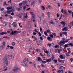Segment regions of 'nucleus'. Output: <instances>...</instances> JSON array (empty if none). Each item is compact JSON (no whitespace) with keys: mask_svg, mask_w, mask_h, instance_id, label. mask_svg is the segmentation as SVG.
I'll list each match as a JSON object with an SVG mask.
<instances>
[{"mask_svg":"<svg viewBox=\"0 0 73 73\" xmlns=\"http://www.w3.org/2000/svg\"><path fill=\"white\" fill-rule=\"evenodd\" d=\"M40 32L41 33H43V31H42V28H41V27H40Z\"/></svg>","mask_w":73,"mask_h":73,"instance_id":"nucleus-28","label":"nucleus"},{"mask_svg":"<svg viewBox=\"0 0 73 73\" xmlns=\"http://www.w3.org/2000/svg\"><path fill=\"white\" fill-rule=\"evenodd\" d=\"M60 23L62 24L63 25V26H62L63 28H64V27H65V22L63 21H62L60 22Z\"/></svg>","mask_w":73,"mask_h":73,"instance_id":"nucleus-5","label":"nucleus"},{"mask_svg":"<svg viewBox=\"0 0 73 73\" xmlns=\"http://www.w3.org/2000/svg\"><path fill=\"white\" fill-rule=\"evenodd\" d=\"M59 46H59V45H56L55 46V48H59Z\"/></svg>","mask_w":73,"mask_h":73,"instance_id":"nucleus-33","label":"nucleus"},{"mask_svg":"<svg viewBox=\"0 0 73 73\" xmlns=\"http://www.w3.org/2000/svg\"><path fill=\"white\" fill-rule=\"evenodd\" d=\"M62 44H65V41H60V42L58 43V45H59L60 46H61L62 45Z\"/></svg>","mask_w":73,"mask_h":73,"instance_id":"nucleus-3","label":"nucleus"},{"mask_svg":"<svg viewBox=\"0 0 73 73\" xmlns=\"http://www.w3.org/2000/svg\"><path fill=\"white\" fill-rule=\"evenodd\" d=\"M3 10H4V8H2L0 10L1 11H3Z\"/></svg>","mask_w":73,"mask_h":73,"instance_id":"nucleus-52","label":"nucleus"},{"mask_svg":"<svg viewBox=\"0 0 73 73\" xmlns=\"http://www.w3.org/2000/svg\"><path fill=\"white\" fill-rule=\"evenodd\" d=\"M68 13H70H70H72V11H68Z\"/></svg>","mask_w":73,"mask_h":73,"instance_id":"nucleus-63","label":"nucleus"},{"mask_svg":"<svg viewBox=\"0 0 73 73\" xmlns=\"http://www.w3.org/2000/svg\"><path fill=\"white\" fill-rule=\"evenodd\" d=\"M0 48L1 49H4V47L3 45H1L0 47Z\"/></svg>","mask_w":73,"mask_h":73,"instance_id":"nucleus-27","label":"nucleus"},{"mask_svg":"<svg viewBox=\"0 0 73 73\" xmlns=\"http://www.w3.org/2000/svg\"><path fill=\"white\" fill-rule=\"evenodd\" d=\"M38 61H40V60H41V58H40L39 57H38Z\"/></svg>","mask_w":73,"mask_h":73,"instance_id":"nucleus-29","label":"nucleus"},{"mask_svg":"<svg viewBox=\"0 0 73 73\" xmlns=\"http://www.w3.org/2000/svg\"><path fill=\"white\" fill-rule=\"evenodd\" d=\"M65 44L64 45V49H66V48L67 47H68V46H68V45H69V44Z\"/></svg>","mask_w":73,"mask_h":73,"instance_id":"nucleus-10","label":"nucleus"},{"mask_svg":"<svg viewBox=\"0 0 73 73\" xmlns=\"http://www.w3.org/2000/svg\"><path fill=\"white\" fill-rule=\"evenodd\" d=\"M3 5H7V4L6 3V1H5L4 3L3 4Z\"/></svg>","mask_w":73,"mask_h":73,"instance_id":"nucleus-62","label":"nucleus"},{"mask_svg":"<svg viewBox=\"0 0 73 73\" xmlns=\"http://www.w3.org/2000/svg\"><path fill=\"white\" fill-rule=\"evenodd\" d=\"M38 16L39 17L40 19L41 20V15H38Z\"/></svg>","mask_w":73,"mask_h":73,"instance_id":"nucleus-43","label":"nucleus"},{"mask_svg":"<svg viewBox=\"0 0 73 73\" xmlns=\"http://www.w3.org/2000/svg\"><path fill=\"white\" fill-rule=\"evenodd\" d=\"M47 33H50V30H47Z\"/></svg>","mask_w":73,"mask_h":73,"instance_id":"nucleus-44","label":"nucleus"},{"mask_svg":"<svg viewBox=\"0 0 73 73\" xmlns=\"http://www.w3.org/2000/svg\"><path fill=\"white\" fill-rule=\"evenodd\" d=\"M62 34V35H65H65L66 36H67V33L66 32H61Z\"/></svg>","mask_w":73,"mask_h":73,"instance_id":"nucleus-11","label":"nucleus"},{"mask_svg":"<svg viewBox=\"0 0 73 73\" xmlns=\"http://www.w3.org/2000/svg\"><path fill=\"white\" fill-rule=\"evenodd\" d=\"M15 45V43L14 42H12V45L13 46H14Z\"/></svg>","mask_w":73,"mask_h":73,"instance_id":"nucleus-26","label":"nucleus"},{"mask_svg":"<svg viewBox=\"0 0 73 73\" xmlns=\"http://www.w3.org/2000/svg\"><path fill=\"white\" fill-rule=\"evenodd\" d=\"M27 28H30V26L29 25H27Z\"/></svg>","mask_w":73,"mask_h":73,"instance_id":"nucleus-60","label":"nucleus"},{"mask_svg":"<svg viewBox=\"0 0 73 73\" xmlns=\"http://www.w3.org/2000/svg\"><path fill=\"white\" fill-rule=\"evenodd\" d=\"M15 24H16V22H13L12 24L13 25V27H16Z\"/></svg>","mask_w":73,"mask_h":73,"instance_id":"nucleus-14","label":"nucleus"},{"mask_svg":"<svg viewBox=\"0 0 73 73\" xmlns=\"http://www.w3.org/2000/svg\"><path fill=\"white\" fill-rule=\"evenodd\" d=\"M12 0H10L8 1V3H10V4L12 3Z\"/></svg>","mask_w":73,"mask_h":73,"instance_id":"nucleus-55","label":"nucleus"},{"mask_svg":"<svg viewBox=\"0 0 73 73\" xmlns=\"http://www.w3.org/2000/svg\"><path fill=\"white\" fill-rule=\"evenodd\" d=\"M61 71L60 70H59L58 71H57V72L58 73H60V72H61Z\"/></svg>","mask_w":73,"mask_h":73,"instance_id":"nucleus-53","label":"nucleus"},{"mask_svg":"<svg viewBox=\"0 0 73 73\" xmlns=\"http://www.w3.org/2000/svg\"><path fill=\"white\" fill-rule=\"evenodd\" d=\"M17 33V31H13L12 32V33H11L10 35H13V34H15V33Z\"/></svg>","mask_w":73,"mask_h":73,"instance_id":"nucleus-8","label":"nucleus"},{"mask_svg":"<svg viewBox=\"0 0 73 73\" xmlns=\"http://www.w3.org/2000/svg\"><path fill=\"white\" fill-rule=\"evenodd\" d=\"M38 34L39 36H41V34L40 32H38Z\"/></svg>","mask_w":73,"mask_h":73,"instance_id":"nucleus-58","label":"nucleus"},{"mask_svg":"<svg viewBox=\"0 0 73 73\" xmlns=\"http://www.w3.org/2000/svg\"><path fill=\"white\" fill-rule=\"evenodd\" d=\"M42 63H43V64H44V63H46V61H42Z\"/></svg>","mask_w":73,"mask_h":73,"instance_id":"nucleus-47","label":"nucleus"},{"mask_svg":"<svg viewBox=\"0 0 73 73\" xmlns=\"http://www.w3.org/2000/svg\"><path fill=\"white\" fill-rule=\"evenodd\" d=\"M62 41H65V38H63L62 39Z\"/></svg>","mask_w":73,"mask_h":73,"instance_id":"nucleus-50","label":"nucleus"},{"mask_svg":"<svg viewBox=\"0 0 73 73\" xmlns=\"http://www.w3.org/2000/svg\"><path fill=\"white\" fill-rule=\"evenodd\" d=\"M60 58H61V59H63V58L64 59L65 58V57H63V56H62V55H60Z\"/></svg>","mask_w":73,"mask_h":73,"instance_id":"nucleus-16","label":"nucleus"},{"mask_svg":"<svg viewBox=\"0 0 73 73\" xmlns=\"http://www.w3.org/2000/svg\"><path fill=\"white\" fill-rule=\"evenodd\" d=\"M12 9V6L10 7H7V10H9V9Z\"/></svg>","mask_w":73,"mask_h":73,"instance_id":"nucleus-7","label":"nucleus"},{"mask_svg":"<svg viewBox=\"0 0 73 73\" xmlns=\"http://www.w3.org/2000/svg\"><path fill=\"white\" fill-rule=\"evenodd\" d=\"M54 61L55 62V64H56L57 62V60H54Z\"/></svg>","mask_w":73,"mask_h":73,"instance_id":"nucleus-36","label":"nucleus"},{"mask_svg":"<svg viewBox=\"0 0 73 73\" xmlns=\"http://www.w3.org/2000/svg\"><path fill=\"white\" fill-rule=\"evenodd\" d=\"M20 70V68L19 67L16 66L15 67V68L13 69V70L15 72H17L18 70Z\"/></svg>","mask_w":73,"mask_h":73,"instance_id":"nucleus-2","label":"nucleus"},{"mask_svg":"<svg viewBox=\"0 0 73 73\" xmlns=\"http://www.w3.org/2000/svg\"><path fill=\"white\" fill-rule=\"evenodd\" d=\"M44 32L45 35L46 36H48V33H47V32H46V31H44Z\"/></svg>","mask_w":73,"mask_h":73,"instance_id":"nucleus-23","label":"nucleus"},{"mask_svg":"<svg viewBox=\"0 0 73 73\" xmlns=\"http://www.w3.org/2000/svg\"><path fill=\"white\" fill-rule=\"evenodd\" d=\"M46 20H44V21L43 22V24H46Z\"/></svg>","mask_w":73,"mask_h":73,"instance_id":"nucleus-49","label":"nucleus"},{"mask_svg":"<svg viewBox=\"0 0 73 73\" xmlns=\"http://www.w3.org/2000/svg\"><path fill=\"white\" fill-rule=\"evenodd\" d=\"M69 40H70V39H68L67 40L65 41V42H68V41H69Z\"/></svg>","mask_w":73,"mask_h":73,"instance_id":"nucleus-45","label":"nucleus"},{"mask_svg":"<svg viewBox=\"0 0 73 73\" xmlns=\"http://www.w3.org/2000/svg\"><path fill=\"white\" fill-rule=\"evenodd\" d=\"M22 35L23 36H25V35H26V32L24 31L23 32Z\"/></svg>","mask_w":73,"mask_h":73,"instance_id":"nucleus-19","label":"nucleus"},{"mask_svg":"<svg viewBox=\"0 0 73 73\" xmlns=\"http://www.w3.org/2000/svg\"><path fill=\"white\" fill-rule=\"evenodd\" d=\"M15 11V10L13 9L10 10V11H11V12H14V11Z\"/></svg>","mask_w":73,"mask_h":73,"instance_id":"nucleus-42","label":"nucleus"},{"mask_svg":"<svg viewBox=\"0 0 73 73\" xmlns=\"http://www.w3.org/2000/svg\"><path fill=\"white\" fill-rule=\"evenodd\" d=\"M23 66H25V67H28V64L25 63H24Z\"/></svg>","mask_w":73,"mask_h":73,"instance_id":"nucleus-15","label":"nucleus"},{"mask_svg":"<svg viewBox=\"0 0 73 73\" xmlns=\"http://www.w3.org/2000/svg\"><path fill=\"white\" fill-rule=\"evenodd\" d=\"M50 13L49 12L47 13V15H48V16H50Z\"/></svg>","mask_w":73,"mask_h":73,"instance_id":"nucleus-51","label":"nucleus"},{"mask_svg":"<svg viewBox=\"0 0 73 73\" xmlns=\"http://www.w3.org/2000/svg\"><path fill=\"white\" fill-rule=\"evenodd\" d=\"M16 8L17 9L18 11H21V9H22L23 8H18L17 7H16L14 6L13 7V8Z\"/></svg>","mask_w":73,"mask_h":73,"instance_id":"nucleus-4","label":"nucleus"},{"mask_svg":"<svg viewBox=\"0 0 73 73\" xmlns=\"http://www.w3.org/2000/svg\"><path fill=\"white\" fill-rule=\"evenodd\" d=\"M42 36L43 38H44V39H45V38H46V37L45 36L42 35Z\"/></svg>","mask_w":73,"mask_h":73,"instance_id":"nucleus-46","label":"nucleus"},{"mask_svg":"<svg viewBox=\"0 0 73 73\" xmlns=\"http://www.w3.org/2000/svg\"><path fill=\"white\" fill-rule=\"evenodd\" d=\"M3 61L4 62H6V65H8V60H7V56H5V57H4V58L3 59Z\"/></svg>","mask_w":73,"mask_h":73,"instance_id":"nucleus-1","label":"nucleus"},{"mask_svg":"<svg viewBox=\"0 0 73 73\" xmlns=\"http://www.w3.org/2000/svg\"><path fill=\"white\" fill-rule=\"evenodd\" d=\"M64 13L65 15H68V13L67 12H66V10H65L64 11Z\"/></svg>","mask_w":73,"mask_h":73,"instance_id":"nucleus-17","label":"nucleus"},{"mask_svg":"<svg viewBox=\"0 0 73 73\" xmlns=\"http://www.w3.org/2000/svg\"><path fill=\"white\" fill-rule=\"evenodd\" d=\"M5 38H7V39H11L10 37H9V36H6Z\"/></svg>","mask_w":73,"mask_h":73,"instance_id":"nucleus-41","label":"nucleus"},{"mask_svg":"<svg viewBox=\"0 0 73 73\" xmlns=\"http://www.w3.org/2000/svg\"><path fill=\"white\" fill-rule=\"evenodd\" d=\"M51 59H48L46 60V62H50L51 61Z\"/></svg>","mask_w":73,"mask_h":73,"instance_id":"nucleus-20","label":"nucleus"},{"mask_svg":"<svg viewBox=\"0 0 73 73\" xmlns=\"http://www.w3.org/2000/svg\"><path fill=\"white\" fill-rule=\"evenodd\" d=\"M10 48L11 49H14V48L13 47V46H10Z\"/></svg>","mask_w":73,"mask_h":73,"instance_id":"nucleus-54","label":"nucleus"},{"mask_svg":"<svg viewBox=\"0 0 73 73\" xmlns=\"http://www.w3.org/2000/svg\"><path fill=\"white\" fill-rule=\"evenodd\" d=\"M68 45H70V46H73V44L72 43H70V44H68Z\"/></svg>","mask_w":73,"mask_h":73,"instance_id":"nucleus-31","label":"nucleus"},{"mask_svg":"<svg viewBox=\"0 0 73 73\" xmlns=\"http://www.w3.org/2000/svg\"><path fill=\"white\" fill-rule=\"evenodd\" d=\"M47 39L48 40H49V41H52V38H51V37H50V36H49L48 37Z\"/></svg>","mask_w":73,"mask_h":73,"instance_id":"nucleus-13","label":"nucleus"},{"mask_svg":"<svg viewBox=\"0 0 73 73\" xmlns=\"http://www.w3.org/2000/svg\"><path fill=\"white\" fill-rule=\"evenodd\" d=\"M58 7H60V3H58Z\"/></svg>","mask_w":73,"mask_h":73,"instance_id":"nucleus-61","label":"nucleus"},{"mask_svg":"<svg viewBox=\"0 0 73 73\" xmlns=\"http://www.w3.org/2000/svg\"><path fill=\"white\" fill-rule=\"evenodd\" d=\"M22 4H23V3H21L19 4V5H20V6H21Z\"/></svg>","mask_w":73,"mask_h":73,"instance_id":"nucleus-59","label":"nucleus"},{"mask_svg":"<svg viewBox=\"0 0 73 73\" xmlns=\"http://www.w3.org/2000/svg\"><path fill=\"white\" fill-rule=\"evenodd\" d=\"M31 4L33 5H35V2L34 1H33L32 3H31Z\"/></svg>","mask_w":73,"mask_h":73,"instance_id":"nucleus-34","label":"nucleus"},{"mask_svg":"<svg viewBox=\"0 0 73 73\" xmlns=\"http://www.w3.org/2000/svg\"><path fill=\"white\" fill-rule=\"evenodd\" d=\"M40 8H42L43 9V10H44V9H45V7H44V6H41Z\"/></svg>","mask_w":73,"mask_h":73,"instance_id":"nucleus-24","label":"nucleus"},{"mask_svg":"<svg viewBox=\"0 0 73 73\" xmlns=\"http://www.w3.org/2000/svg\"><path fill=\"white\" fill-rule=\"evenodd\" d=\"M7 24H8V23L7 22L5 21L3 24V25H4V26H6V25H7Z\"/></svg>","mask_w":73,"mask_h":73,"instance_id":"nucleus-12","label":"nucleus"},{"mask_svg":"<svg viewBox=\"0 0 73 73\" xmlns=\"http://www.w3.org/2000/svg\"><path fill=\"white\" fill-rule=\"evenodd\" d=\"M50 37H51L52 38H53L54 36H53V35H50Z\"/></svg>","mask_w":73,"mask_h":73,"instance_id":"nucleus-38","label":"nucleus"},{"mask_svg":"<svg viewBox=\"0 0 73 73\" xmlns=\"http://www.w3.org/2000/svg\"><path fill=\"white\" fill-rule=\"evenodd\" d=\"M13 57V55H9L8 58L10 60H11V59Z\"/></svg>","mask_w":73,"mask_h":73,"instance_id":"nucleus-9","label":"nucleus"},{"mask_svg":"<svg viewBox=\"0 0 73 73\" xmlns=\"http://www.w3.org/2000/svg\"><path fill=\"white\" fill-rule=\"evenodd\" d=\"M62 33L61 32L60 33H59V35H60V37H62Z\"/></svg>","mask_w":73,"mask_h":73,"instance_id":"nucleus-32","label":"nucleus"},{"mask_svg":"<svg viewBox=\"0 0 73 73\" xmlns=\"http://www.w3.org/2000/svg\"><path fill=\"white\" fill-rule=\"evenodd\" d=\"M36 34H37V33H35V32L33 33V35H36Z\"/></svg>","mask_w":73,"mask_h":73,"instance_id":"nucleus-64","label":"nucleus"},{"mask_svg":"<svg viewBox=\"0 0 73 73\" xmlns=\"http://www.w3.org/2000/svg\"><path fill=\"white\" fill-rule=\"evenodd\" d=\"M7 13L9 15L11 14V11H10V10H7Z\"/></svg>","mask_w":73,"mask_h":73,"instance_id":"nucleus-22","label":"nucleus"},{"mask_svg":"<svg viewBox=\"0 0 73 73\" xmlns=\"http://www.w3.org/2000/svg\"><path fill=\"white\" fill-rule=\"evenodd\" d=\"M60 52H61V50H60V49L58 50V53H60Z\"/></svg>","mask_w":73,"mask_h":73,"instance_id":"nucleus-57","label":"nucleus"},{"mask_svg":"<svg viewBox=\"0 0 73 73\" xmlns=\"http://www.w3.org/2000/svg\"><path fill=\"white\" fill-rule=\"evenodd\" d=\"M62 31H65L66 32V31H68V27H65L62 29Z\"/></svg>","mask_w":73,"mask_h":73,"instance_id":"nucleus-6","label":"nucleus"},{"mask_svg":"<svg viewBox=\"0 0 73 73\" xmlns=\"http://www.w3.org/2000/svg\"><path fill=\"white\" fill-rule=\"evenodd\" d=\"M23 9H24V10L25 9H27V7L25 6H24L23 7Z\"/></svg>","mask_w":73,"mask_h":73,"instance_id":"nucleus-40","label":"nucleus"},{"mask_svg":"<svg viewBox=\"0 0 73 73\" xmlns=\"http://www.w3.org/2000/svg\"><path fill=\"white\" fill-rule=\"evenodd\" d=\"M64 61H64V60H61V61L60 62H62L63 63H64Z\"/></svg>","mask_w":73,"mask_h":73,"instance_id":"nucleus-48","label":"nucleus"},{"mask_svg":"<svg viewBox=\"0 0 73 73\" xmlns=\"http://www.w3.org/2000/svg\"><path fill=\"white\" fill-rule=\"evenodd\" d=\"M48 8H49V9H51L52 8V7L50 6V5H48Z\"/></svg>","mask_w":73,"mask_h":73,"instance_id":"nucleus-25","label":"nucleus"},{"mask_svg":"<svg viewBox=\"0 0 73 73\" xmlns=\"http://www.w3.org/2000/svg\"><path fill=\"white\" fill-rule=\"evenodd\" d=\"M52 35H54V36H56V33H52Z\"/></svg>","mask_w":73,"mask_h":73,"instance_id":"nucleus-56","label":"nucleus"},{"mask_svg":"<svg viewBox=\"0 0 73 73\" xmlns=\"http://www.w3.org/2000/svg\"><path fill=\"white\" fill-rule=\"evenodd\" d=\"M29 62V59H28V58H27V60L26 61V62Z\"/></svg>","mask_w":73,"mask_h":73,"instance_id":"nucleus-39","label":"nucleus"},{"mask_svg":"<svg viewBox=\"0 0 73 73\" xmlns=\"http://www.w3.org/2000/svg\"><path fill=\"white\" fill-rule=\"evenodd\" d=\"M48 46H49L50 47L51 46V44L49 43L47 44Z\"/></svg>","mask_w":73,"mask_h":73,"instance_id":"nucleus-37","label":"nucleus"},{"mask_svg":"<svg viewBox=\"0 0 73 73\" xmlns=\"http://www.w3.org/2000/svg\"><path fill=\"white\" fill-rule=\"evenodd\" d=\"M36 51L37 52H41V50L40 49H36Z\"/></svg>","mask_w":73,"mask_h":73,"instance_id":"nucleus-18","label":"nucleus"},{"mask_svg":"<svg viewBox=\"0 0 73 73\" xmlns=\"http://www.w3.org/2000/svg\"><path fill=\"white\" fill-rule=\"evenodd\" d=\"M3 45L4 46H5V41H4L3 43Z\"/></svg>","mask_w":73,"mask_h":73,"instance_id":"nucleus-35","label":"nucleus"},{"mask_svg":"<svg viewBox=\"0 0 73 73\" xmlns=\"http://www.w3.org/2000/svg\"><path fill=\"white\" fill-rule=\"evenodd\" d=\"M50 59H51V60H53L54 59V55H53V54H52V57L51 58H50Z\"/></svg>","mask_w":73,"mask_h":73,"instance_id":"nucleus-21","label":"nucleus"},{"mask_svg":"<svg viewBox=\"0 0 73 73\" xmlns=\"http://www.w3.org/2000/svg\"><path fill=\"white\" fill-rule=\"evenodd\" d=\"M20 64L21 65H24V62H20Z\"/></svg>","mask_w":73,"mask_h":73,"instance_id":"nucleus-30","label":"nucleus"}]
</instances>
